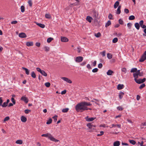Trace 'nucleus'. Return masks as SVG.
<instances>
[{
	"label": "nucleus",
	"mask_w": 146,
	"mask_h": 146,
	"mask_svg": "<svg viewBox=\"0 0 146 146\" xmlns=\"http://www.w3.org/2000/svg\"><path fill=\"white\" fill-rule=\"evenodd\" d=\"M75 108L77 112H82L84 110H88V108L87 107H85L83 102L78 104L76 106Z\"/></svg>",
	"instance_id": "1"
},
{
	"label": "nucleus",
	"mask_w": 146,
	"mask_h": 146,
	"mask_svg": "<svg viewBox=\"0 0 146 146\" xmlns=\"http://www.w3.org/2000/svg\"><path fill=\"white\" fill-rule=\"evenodd\" d=\"M101 35V34L100 32H98L97 33H96L95 36L96 37H99Z\"/></svg>",
	"instance_id": "37"
},
{
	"label": "nucleus",
	"mask_w": 146,
	"mask_h": 146,
	"mask_svg": "<svg viewBox=\"0 0 146 146\" xmlns=\"http://www.w3.org/2000/svg\"><path fill=\"white\" fill-rule=\"evenodd\" d=\"M129 142L131 144L133 145H135L136 143L135 141H134V140H129Z\"/></svg>",
	"instance_id": "43"
},
{
	"label": "nucleus",
	"mask_w": 146,
	"mask_h": 146,
	"mask_svg": "<svg viewBox=\"0 0 146 146\" xmlns=\"http://www.w3.org/2000/svg\"><path fill=\"white\" fill-rule=\"evenodd\" d=\"M21 11L22 12H24L25 11V7L24 6L22 5L21 7Z\"/></svg>",
	"instance_id": "41"
},
{
	"label": "nucleus",
	"mask_w": 146,
	"mask_h": 146,
	"mask_svg": "<svg viewBox=\"0 0 146 146\" xmlns=\"http://www.w3.org/2000/svg\"><path fill=\"white\" fill-rule=\"evenodd\" d=\"M19 36L21 38H25L27 37L26 35L24 33H19Z\"/></svg>",
	"instance_id": "10"
},
{
	"label": "nucleus",
	"mask_w": 146,
	"mask_h": 146,
	"mask_svg": "<svg viewBox=\"0 0 146 146\" xmlns=\"http://www.w3.org/2000/svg\"><path fill=\"white\" fill-rule=\"evenodd\" d=\"M100 134H97V136H101L104 133V132L103 131H101L100 132Z\"/></svg>",
	"instance_id": "57"
},
{
	"label": "nucleus",
	"mask_w": 146,
	"mask_h": 146,
	"mask_svg": "<svg viewBox=\"0 0 146 146\" xmlns=\"http://www.w3.org/2000/svg\"><path fill=\"white\" fill-rule=\"evenodd\" d=\"M87 126L89 129H94V128L96 127V126L92 124L91 123H88L87 124Z\"/></svg>",
	"instance_id": "6"
},
{
	"label": "nucleus",
	"mask_w": 146,
	"mask_h": 146,
	"mask_svg": "<svg viewBox=\"0 0 146 146\" xmlns=\"http://www.w3.org/2000/svg\"><path fill=\"white\" fill-rule=\"evenodd\" d=\"M84 106L85 107H87V106H91L92 105L91 104H90V103H88L86 102H83Z\"/></svg>",
	"instance_id": "25"
},
{
	"label": "nucleus",
	"mask_w": 146,
	"mask_h": 146,
	"mask_svg": "<svg viewBox=\"0 0 146 146\" xmlns=\"http://www.w3.org/2000/svg\"><path fill=\"white\" fill-rule=\"evenodd\" d=\"M124 12L126 14H127L129 13V11L127 9H125L124 10Z\"/></svg>",
	"instance_id": "61"
},
{
	"label": "nucleus",
	"mask_w": 146,
	"mask_h": 146,
	"mask_svg": "<svg viewBox=\"0 0 146 146\" xmlns=\"http://www.w3.org/2000/svg\"><path fill=\"white\" fill-rule=\"evenodd\" d=\"M35 23L38 26L42 28H44L45 27V25L44 24L41 23H38L36 22H35Z\"/></svg>",
	"instance_id": "12"
},
{
	"label": "nucleus",
	"mask_w": 146,
	"mask_h": 146,
	"mask_svg": "<svg viewBox=\"0 0 146 146\" xmlns=\"http://www.w3.org/2000/svg\"><path fill=\"white\" fill-rule=\"evenodd\" d=\"M30 111H31V110H25V112L26 114L28 113Z\"/></svg>",
	"instance_id": "60"
},
{
	"label": "nucleus",
	"mask_w": 146,
	"mask_h": 146,
	"mask_svg": "<svg viewBox=\"0 0 146 146\" xmlns=\"http://www.w3.org/2000/svg\"><path fill=\"white\" fill-rule=\"evenodd\" d=\"M135 19V17L133 15H131L129 17V20H133Z\"/></svg>",
	"instance_id": "33"
},
{
	"label": "nucleus",
	"mask_w": 146,
	"mask_h": 146,
	"mask_svg": "<svg viewBox=\"0 0 146 146\" xmlns=\"http://www.w3.org/2000/svg\"><path fill=\"white\" fill-rule=\"evenodd\" d=\"M53 39V38H51L50 37L48 38L47 39V41L48 43H50V42H51L52 40Z\"/></svg>",
	"instance_id": "44"
},
{
	"label": "nucleus",
	"mask_w": 146,
	"mask_h": 146,
	"mask_svg": "<svg viewBox=\"0 0 146 146\" xmlns=\"http://www.w3.org/2000/svg\"><path fill=\"white\" fill-rule=\"evenodd\" d=\"M121 71L124 72L125 73H126L127 72L126 69L125 68H123L121 69Z\"/></svg>",
	"instance_id": "51"
},
{
	"label": "nucleus",
	"mask_w": 146,
	"mask_h": 146,
	"mask_svg": "<svg viewBox=\"0 0 146 146\" xmlns=\"http://www.w3.org/2000/svg\"><path fill=\"white\" fill-rule=\"evenodd\" d=\"M22 68L25 71V73L27 75H28L29 74V71L27 68L24 67H23Z\"/></svg>",
	"instance_id": "21"
},
{
	"label": "nucleus",
	"mask_w": 146,
	"mask_h": 146,
	"mask_svg": "<svg viewBox=\"0 0 146 146\" xmlns=\"http://www.w3.org/2000/svg\"><path fill=\"white\" fill-rule=\"evenodd\" d=\"M45 17L46 18L50 19L51 16L50 14H46L45 15Z\"/></svg>",
	"instance_id": "28"
},
{
	"label": "nucleus",
	"mask_w": 146,
	"mask_h": 146,
	"mask_svg": "<svg viewBox=\"0 0 146 146\" xmlns=\"http://www.w3.org/2000/svg\"><path fill=\"white\" fill-rule=\"evenodd\" d=\"M143 23L144 21L143 20H141L140 21L139 24V26L140 25L141 27V26L143 25Z\"/></svg>",
	"instance_id": "55"
},
{
	"label": "nucleus",
	"mask_w": 146,
	"mask_h": 146,
	"mask_svg": "<svg viewBox=\"0 0 146 146\" xmlns=\"http://www.w3.org/2000/svg\"><path fill=\"white\" fill-rule=\"evenodd\" d=\"M86 20L89 23H91L93 20V18L90 16H87L86 18Z\"/></svg>",
	"instance_id": "13"
},
{
	"label": "nucleus",
	"mask_w": 146,
	"mask_h": 146,
	"mask_svg": "<svg viewBox=\"0 0 146 146\" xmlns=\"http://www.w3.org/2000/svg\"><path fill=\"white\" fill-rule=\"evenodd\" d=\"M92 13H93L94 17H95V18H96L98 15V13L96 11L94 10L92 11Z\"/></svg>",
	"instance_id": "14"
},
{
	"label": "nucleus",
	"mask_w": 146,
	"mask_h": 146,
	"mask_svg": "<svg viewBox=\"0 0 146 146\" xmlns=\"http://www.w3.org/2000/svg\"><path fill=\"white\" fill-rule=\"evenodd\" d=\"M137 70V69L136 68H133L131 69L130 72H131L133 73L136 72Z\"/></svg>",
	"instance_id": "26"
},
{
	"label": "nucleus",
	"mask_w": 146,
	"mask_h": 146,
	"mask_svg": "<svg viewBox=\"0 0 146 146\" xmlns=\"http://www.w3.org/2000/svg\"><path fill=\"white\" fill-rule=\"evenodd\" d=\"M36 70L38 72H40V73L42 71L40 68L38 67L36 68Z\"/></svg>",
	"instance_id": "58"
},
{
	"label": "nucleus",
	"mask_w": 146,
	"mask_h": 146,
	"mask_svg": "<svg viewBox=\"0 0 146 146\" xmlns=\"http://www.w3.org/2000/svg\"><path fill=\"white\" fill-rule=\"evenodd\" d=\"M83 59V58L82 56H77L76 58L75 61L77 62H82Z\"/></svg>",
	"instance_id": "5"
},
{
	"label": "nucleus",
	"mask_w": 146,
	"mask_h": 146,
	"mask_svg": "<svg viewBox=\"0 0 146 146\" xmlns=\"http://www.w3.org/2000/svg\"><path fill=\"white\" fill-rule=\"evenodd\" d=\"M117 109L120 111H121L123 110V108H122L120 106H119L117 107Z\"/></svg>",
	"instance_id": "52"
},
{
	"label": "nucleus",
	"mask_w": 146,
	"mask_h": 146,
	"mask_svg": "<svg viewBox=\"0 0 146 146\" xmlns=\"http://www.w3.org/2000/svg\"><path fill=\"white\" fill-rule=\"evenodd\" d=\"M8 104L6 102H4L3 104H2L1 106L3 107H6L7 106Z\"/></svg>",
	"instance_id": "35"
},
{
	"label": "nucleus",
	"mask_w": 146,
	"mask_h": 146,
	"mask_svg": "<svg viewBox=\"0 0 146 146\" xmlns=\"http://www.w3.org/2000/svg\"><path fill=\"white\" fill-rule=\"evenodd\" d=\"M113 73V72L111 70H109L107 72V74L108 75H111Z\"/></svg>",
	"instance_id": "19"
},
{
	"label": "nucleus",
	"mask_w": 146,
	"mask_h": 146,
	"mask_svg": "<svg viewBox=\"0 0 146 146\" xmlns=\"http://www.w3.org/2000/svg\"><path fill=\"white\" fill-rule=\"evenodd\" d=\"M138 75L139 74L136 72L133 74V76L135 78H136L137 79V78H138Z\"/></svg>",
	"instance_id": "40"
},
{
	"label": "nucleus",
	"mask_w": 146,
	"mask_h": 146,
	"mask_svg": "<svg viewBox=\"0 0 146 146\" xmlns=\"http://www.w3.org/2000/svg\"><path fill=\"white\" fill-rule=\"evenodd\" d=\"M107 58L109 59H111L112 57V56L110 53H108L107 54Z\"/></svg>",
	"instance_id": "32"
},
{
	"label": "nucleus",
	"mask_w": 146,
	"mask_h": 146,
	"mask_svg": "<svg viewBox=\"0 0 146 146\" xmlns=\"http://www.w3.org/2000/svg\"><path fill=\"white\" fill-rule=\"evenodd\" d=\"M135 26L136 28L138 30H139L140 28V26L139 24L138 23H136L135 24Z\"/></svg>",
	"instance_id": "22"
},
{
	"label": "nucleus",
	"mask_w": 146,
	"mask_h": 146,
	"mask_svg": "<svg viewBox=\"0 0 146 146\" xmlns=\"http://www.w3.org/2000/svg\"><path fill=\"white\" fill-rule=\"evenodd\" d=\"M119 2L118 1H116L114 4V8L115 9H116L117 7L119 6Z\"/></svg>",
	"instance_id": "17"
},
{
	"label": "nucleus",
	"mask_w": 146,
	"mask_h": 146,
	"mask_svg": "<svg viewBox=\"0 0 146 146\" xmlns=\"http://www.w3.org/2000/svg\"><path fill=\"white\" fill-rule=\"evenodd\" d=\"M57 116L56 115H55L52 118L54 119V120L55 122H56L57 121Z\"/></svg>",
	"instance_id": "50"
},
{
	"label": "nucleus",
	"mask_w": 146,
	"mask_h": 146,
	"mask_svg": "<svg viewBox=\"0 0 146 146\" xmlns=\"http://www.w3.org/2000/svg\"><path fill=\"white\" fill-rule=\"evenodd\" d=\"M44 48V49L45 51L46 52L48 51L50 49L49 48L48 46H45Z\"/></svg>",
	"instance_id": "36"
},
{
	"label": "nucleus",
	"mask_w": 146,
	"mask_h": 146,
	"mask_svg": "<svg viewBox=\"0 0 146 146\" xmlns=\"http://www.w3.org/2000/svg\"><path fill=\"white\" fill-rule=\"evenodd\" d=\"M103 66L102 64V63H100L98 64V67L100 68H101Z\"/></svg>",
	"instance_id": "59"
},
{
	"label": "nucleus",
	"mask_w": 146,
	"mask_h": 146,
	"mask_svg": "<svg viewBox=\"0 0 146 146\" xmlns=\"http://www.w3.org/2000/svg\"><path fill=\"white\" fill-rule=\"evenodd\" d=\"M61 78L63 80H64L66 82H67L69 83H72V81L70 80L68 78L65 77H62Z\"/></svg>",
	"instance_id": "7"
},
{
	"label": "nucleus",
	"mask_w": 146,
	"mask_h": 146,
	"mask_svg": "<svg viewBox=\"0 0 146 146\" xmlns=\"http://www.w3.org/2000/svg\"><path fill=\"white\" fill-rule=\"evenodd\" d=\"M120 144V142L119 141H117L113 143V146H119Z\"/></svg>",
	"instance_id": "18"
},
{
	"label": "nucleus",
	"mask_w": 146,
	"mask_h": 146,
	"mask_svg": "<svg viewBox=\"0 0 146 146\" xmlns=\"http://www.w3.org/2000/svg\"><path fill=\"white\" fill-rule=\"evenodd\" d=\"M28 4L30 7H31L32 5V1L31 0H29L28 2Z\"/></svg>",
	"instance_id": "54"
},
{
	"label": "nucleus",
	"mask_w": 146,
	"mask_h": 146,
	"mask_svg": "<svg viewBox=\"0 0 146 146\" xmlns=\"http://www.w3.org/2000/svg\"><path fill=\"white\" fill-rule=\"evenodd\" d=\"M9 119H10V118H9V116L6 117L5 118V119L4 120V121L5 122V121H7L9 120Z\"/></svg>",
	"instance_id": "48"
},
{
	"label": "nucleus",
	"mask_w": 146,
	"mask_h": 146,
	"mask_svg": "<svg viewBox=\"0 0 146 146\" xmlns=\"http://www.w3.org/2000/svg\"><path fill=\"white\" fill-rule=\"evenodd\" d=\"M26 44L27 46H32L33 45V42H27Z\"/></svg>",
	"instance_id": "16"
},
{
	"label": "nucleus",
	"mask_w": 146,
	"mask_h": 146,
	"mask_svg": "<svg viewBox=\"0 0 146 146\" xmlns=\"http://www.w3.org/2000/svg\"><path fill=\"white\" fill-rule=\"evenodd\" d=\"M132 25V24L130 23H128L127 24V26L129 29L131 28Z\"/></svg>",
	"instance_id": "53"
},
{
	"label": "nucleus",
	"mask_w": 146,
	"mask_h": 146,
	"mask_svg": "<svg viewBox=\"0 0 146 146\" xmlns=\"http://www.w3.org/2000/svg\"><path fill=\"white\" fill-rule=\"evenodd\" d=\"M100 53L102 55L103 57H104L106 55V51H104L103 52H100Z\"/></svg>",
	"instance_id": "46"
},
{
	"label": "nucleus",
	"mask_w": 146,
	"mask_h": 146,
	"mask_svg": "<svg viewBox=\"0 0 146 146\" xmlns=\"http://www.w3.org/2000/svg\"><path fill=\"white\" fill-rule=\"evenodd\" d=\"M96 117H91L89 118L88 116H87L85 118L86 120L87 121H91L95 119Z\"/></svg>",
	"instance_id": "8"
},
{
	"label": "nucleus",
	"mask_w": 146,
	"mask_h": 146,
	"mask_svg": "<svg viewBox=\"0 0 146 146\" xmlns=\"http://www.w3.org/2000/svg\"><path fill=\"white\" fill-rule=\"evenodd\" d=\"M11 100L13 103V104H15V101L13 97L11 98Z\"/></svg>",
	"instance_id": "62"
},
{
	"label": "nucleus",
	"mask_w": 146,
	"mask_h": 146,
	"mask_svg": "<svg viewBox=\"0 0 146 146\" xmlns=\"http://www.w3.org/2000/svg\"><path fill=\"white\" fill-rule=\"evenodd\" d=\"M135 82L138 84H140L144 82L146 80V78H144L143 79H137L136 78L134 79Z\"/></svg>",
	"instance_id": "3"
},
{
	"label": "nucleus",
	"mask_w": 146,
	"mask_h": 146,
	"mask_svg": "<svg viewBox=\"0 0 146 146\" xmlns=\"http://www.w3.org/2000/svg\"><path fill=\"white\" fill-rule=\"evenodd\" d=\"M40 73L44 76H47V74L43 70H42Z\"/></svg>",
	"instance_id": "30"
},
{
	"label": "nucleus",
	"mask_w": 146,
	"mask_h": 146,
	"mask_svg": "<svg viewBox=\"0 0 146 146\" xmlns=\"http://www.w3.org/2000/svg\"><path fill=\"white\" fill-rule=\"evenodd\" d=\"M108 17L109 19H113L112 15L111 14H110L108 16Z\"/></svg>",
	"instance_id": "49"
},
{
	"label": "nucleus",
	"mask_w": 146,
	"mask_h": 146,
	"mask_svg": "<svg viewBox=\"0 0 146 146\" xmlns=\"http://www.w3.org/2000/svg\"><path fill=\"white\" fill-rule=\"evenodd\" d=\"M124 95V94L122 92H121L119 95V97L120 99H121L123 97V96Z\"/></svg>",
	"instance_id": "24"
},
{
	"label": "nucleus",
	"mask_w": 146,
	"mask_h": 146,
	"mask_svg": "<svg viewBox=\"0 0 146 146\" xmlns=\"http://www.w3.org/2000/svg\"><path fill=\"white\" fill-rule=\"evenodd\" d=\"M145 84H141L139 87V88L140 89H142L143 88L145 87Z\"/></svg>",
	"instance_id": "45"
},
{
	"label": "nucleus",
	"mask_w": 146,
	"mask_h": 146,
	"mask_svg": "<svg viewBox=\"0 0 146 146\" xmlns=\"http://www.w3.org/2000/svg\"><path fill=\"white\" fill-rule=\"evenodd\" d=\"M50 82H47L45 83V85L47 87H49L50 86Z\"/></svg>",
	"instance_id": "42"
},
{
	"label": "nucleus",
	"mask_w": 146,
	"mask_h": 146,
	"mask_svg": "<svg viewBox=\"0 0 146 146\" xmlns=\"http://www.w3.org/2000/svg\"><path fill=\"white\" fill-rule=\"evenodd\" d=\"M118 41V39L117 38H114L112 42L113 43H115L117 42Z\"/></svg>",
	"instance_id": "39"
},
{
	"label": "nucleus",
	"mask_w": 146,
	"mask_h": 146,
	"mask_svg": "<svg viewBox=\"0 0 146 146\" xmlns=\"http://www.w3.org/2000/svg\"><path fill=\"white\" fill-rule=\"evenodd\" d=\"M121 7V5H119L117 9V11L116 12V13L117 14H119L121 13V11L120 9Z\"/></svg>",
	"instance_id": "15"
},
{
	"label": "nucleus",
	"mask_w": 146,
	"mask_h": 146,
	"mask_svg": "<svg viewBox=\"0 0 146 146\" xmlns=\"http://www.w3.org/2000/svg\"><path fill=\"white\" fill-rule=\"evenodd\" d=\"M69 109V108H68L63 109L62 110V112L63 113H66L68 111Z\"/></svg>",
	"instance_id": "29"
},
{
	"label": "nucleus",
	"mask_w": 146,
	"mask_h": 146,
	"mask_svg": "<svg viewBox=\"0 0 146 146\" xmlns=\"http://www.w3.org/2000/svg\"><path fill=\"white\" fill-rule=\"evenodd\" d=\"M16 143L17 144H21L23 143V141L22 140H17L16 142Z\"/></svg>",
	"instance_id": "27"
},
{
	"label": "nucleus",
	"mask_w": 146,
	"mask_h": 146,
	"mask_svg": "<svg viewBox=\"0 0 146 146\" xmlns=\"http://www.w3.org/2000/svg\"><path fill=\"white\" fill-rule=\"evenodd\" d=\"M40 43L38 42H37L35 44L36 46L38 47H40Z\"/></svg>",
	"instance_id": "64"
},
{
	"label": "nucleus",
	"mask_w": 146,
	"mask_h": 146,
	"mask_svg": "<svg viewBox=\"0 0 146 146\" xmlns=\"http://www.w3.org/2000/svg\"><path fill=\"white\" fill-rule=\"evenodd\" d=\"M119 23L120 24L122 25L123 24V21L120 19L119 20Z\"/></svg>",
	"instance_id": "56"
},
{
	"label": "nucleus",
	"mask_w": 146,
	"mask_h": 146,
	"mask_svg": "<svg viewBox=\"0 0 146 146\" xmlns=\"http://www.w3.org/2000/svg\"><path fill=\"white\" fill-rule=\"evenodd\" d=\"M61 40L62 42H67L68 41V39L67 38L65 37H61Z\"/></svg>",
	"instance_id": "11"
},
{
	"label": "nucleus",
	"mask_w": 146,
	"mask_h": 146,
	"mask_svg": "<svg viewBox=\"0 0 146 146\" xmlns=\"http://www.w3.org/2000/svg\"><path fill=\"white\" fill-rule=\"evenodd\" d=\"M52 120L51 118H50L46 122V124H50L52 122Z\"/></svg>",
	"instance_id": "38"
},
{
	"label": "nucleus",
	"mask_w": 146,
	"mask_h": 146,
	"mask_svg": "<svg viewBox=\"0 0 146 146\" xmlns=\"http://www.w3.org/2000/svg\"><path fill=\"white\" fill-rule=\"evenodd\" d=\"M41 136L42 137H48L51 141L55 142H58L59 141L58 140L56 139L50 133H47V134H43L41 135Z\"/></svg>",
	"instance_id": "2"
},
{
	"label": "nucleus",
	"mask_w": 146,
	"mask_h": 146,
	"mask_svg": "<svg viewBox=\"0 0 146 146\" xmlns=\"http://www.w3.org/2000/svg\"><path fill=\"white\" fill-rule=\"evenodd\" d=\"M146 59V51H145L144 54L142 55L141 58L139 60L140 62H143Z\"/></svg>",
	"instance_id": "4"
},
{
	"label": "nucleus",
	"mask_w": 146,
	"mask_h": 146,
	"mask_svg": "<svg viewBox=\"0 0 146 146\" xmlns=\"http://www.w3.org/2000/svg\"><path fill=\"white\" fill-rule=\"evenodd\" d=\"M21 120L23 122H25L27 121V118L24 116H22L21 117Z\"/></svg>",
	"instance_id": "23"
},
{
	"label": "nucleus",
	"mask_w": 146,
	"mask_h": 146,
	"mask_svg": "<svg viewBox=\"0 0 146 146\" xmlns=\"http://www.w3.org/2000/svg\"><path fill=\"white\" fill-rule=\"evenodd\" d=\"M21 100L24 101L26 103H27L28 102V98L25 96H22L21 98Z\"/></svg>",
	"instance_id": "9"
},
{
	"label": "nucleus",
	"mask_w": 146,
	"mask_h": 146,
	"mask_svg": "<svg viewBox=\"0 0 146 146\" xmlns=\"http://www.w3.org/2000/svg\"><path fill=\"white\" fill-rule=\"evenodd\" d=\"M31 76L33 78H36V75L34 72L33 71L32 72Z\"/></svg>",
	"instance_id": "31"
},
{
	"label": "nucleus",
	"mask_w": 146,
	"mask_h": 146,
	"mask_svg": "<svg viewBox=\"0 0 146 146\" xmlns=\"http://www.w3.org/2000/svg\"><path fill=\"white\" fill-rule=\"evenodd\" d=\"M124 86L123 84H119L117 86V89L119 90H121L123 89Z\"/></svg>",
	"instance_id": "20"
},
{
	"label": "nucleus",
	"mask_w": 146,
	"mask_h": 146,
	"mask_svg": "<svg viewBox=\"0 0 146 146\" xmlns=\"http://www.w3.org/2000/svg\"><path fill=\"white\" fill-rule=\"evenodd\" d=\"M17 23V21H13L11 22V24H16Z\"/></svg>",
	"instance_id": "63"
},
{
	"label": "nucleus",
	"mask_w": 146,
	"mask_h": 146,
	"mask_svg": "<svg viewBox=\"0 0 146 146\" xmlns=\"http://www.w3.org/2000/svg\"><path fill=\"white\" fill-rule=\"evenodd\" d=\"M98 69L97 68H95L92 70V72L94 73L98 71Z\"/></svg>",
	"instance_id": "47"
},
{
	"label": "nucleus",
	"mask_w": 146,
	"mask_h": 146,
	"mask_svg": "<svg viewBox=\"0 0 146 146\" xmlns=\"http://www.w3.org/2000/svg\"><path fill=\"white\" fill-rule=\"evenodd\" d=\"M111 22L110 21H108L106 24L105 26L107 27L111 24Z\"/></svg>",
	"instance_id": "34"
}]
</instances>
